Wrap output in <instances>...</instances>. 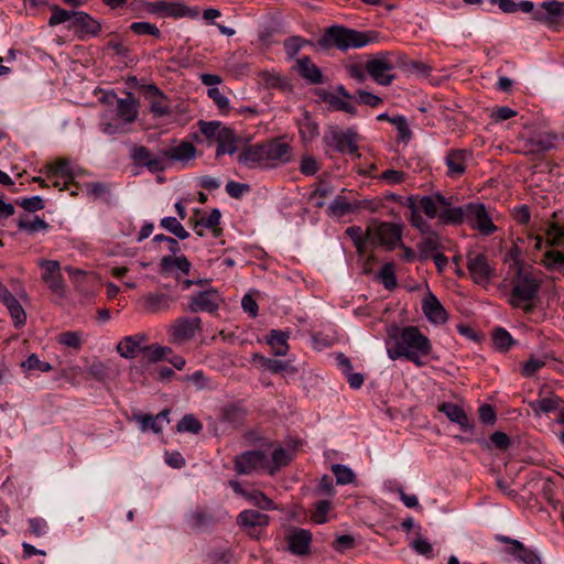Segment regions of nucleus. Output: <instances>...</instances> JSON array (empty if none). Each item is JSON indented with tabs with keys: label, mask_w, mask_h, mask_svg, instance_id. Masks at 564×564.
I'll list each match as a JSON object with an SVG mask.
<instances>
[{
	"label": "nucleus",
	"mask_w": 564,
	"mask_h": 564,
	"mask_svg": "<svg viewBox=\"0 0 564 564\" xmlns=\"http://www.w3.org/2000/svg\"><path fill=\"white\" fill-rule=\"evenodd\" d=\"M164 162H180L187 163L196 156V148L192 142L182 141L178 144H173L160 150Z\"/></svg>",
	"instance_id": "nucleus-23"
},
{
	"label": "nucleus",
	"mask_w": 564,
	"mask_h": 564,
	"mask_svg": "<svg viewBox=\"0 0 564 564\" xmlns=\"http://www.w3.org/2000/svg\"><path fill=\"white\" fill-rule=\"evenodd\" d=\"M199 317H180L171 326V336L174 343H185L195 337L200 329Z\"/></svg>",
	"instance_id": "nucleus-20"
},
{
	"label": "nucleus",
	"mask_w": 564,
	"mask_h": 564,
	"mask_svg": "<svg viewBox=\"0 0 564 564\" xmlns=\"http://www.w3.org/2000/svg\"><path fill=\"white\" fill-rule=\"evenodd\" d=\"M296 69L302 78L313 85L324 82L321 68L314 64L308 56H304L296 61Z\"/></svg>",
	"instance_id": "nucleus-29"
},
{
	"label": "nucleus",
	"mask_w": 564,
	"mask_h": 564,
	"mask_svg": "<svg viewBox=\"0 0 564 564\" xmlns=\"http://www.w3.org/2000/svg\"><path fill=\"white\" fill-rule=\"evenodd\" d=\"M468 204L458 207H451L447 203L438 214V218L446 225H460L467 221Z\"/></svg>",
	"instance_id": "nucleus-31"
},
{
	"label": "nucleus",
	"mask_w": 564,
	"mask_h": 564,
	"mask_svg": "<svg viewBox=\"0 0 564 564\" xmlns=\"http://www.w3.org/2000/svg\"><path fill=\"white\" fill-rule=\"evenodd\" d=\"M467 269L471 280L481 286H487L496 274L485 253L469 251L467 253Z\"/></svg>",
	"instance_id": "nucleus-9"
},
{
	"label": "nucleus",
	"mask_w": 564,
	"mask_h": 564,
	"mask_svg": "<svg viewBox=\"0 0 564 564\" xmlns=\"http://www.w3.org/2000/svg\"><path fill=\"white\" fill-rule=\"evenodd\" d=\"M390 52H380L366 62L367 74L379 85L389 86L395 78Z\"/></svg>",
	"instance_id": "nucleus-8"
},
{
	"label": "nucleus",
	"mask_w": 564,
	"mask_h": 564,
	"mask_svg": "<svg viewBox=\"0 0 564 564\" xmlns=\"http://www.w3.org/2000/svg\"><path fill=\"white\" fill-rule=\"evenodd\" d=\"M466 223L484 236H490L497 231V226L492 223L486 206L481 203H468Z\"/></svg>",
	"instance_id": "nucleus-12"
},
{
	"label": "nucleus",
	"mask_w": 564,
	"mask_h": 564,
	"mask_svg": "<svg viewBox=\"0 0 564 564\" xmlns=\"http://www.w3.org/2000/svg\"><path fill=\"white\" fill-rule=\"evenodd\" d=\"M288 339V333L272 329L267 336V344L272 348L275 356H285L289 351Z\"/></svg>",
	"instance_id": "nucleus-36"
},
{
	"label": "nucleus",
	"mask_w": 564,
	"mask_h": 564,
	"mask_svg": "<svg viewBox=\"0 0 564 564\" xmlns=\"http://www.w3.org/2000/svg\"><path fill=\"white\" fill-rule=\"evenodd\" d=\"M359 207H360L359 203L350 204L346 199V197L338 195L329 204V206L327 208V213L330 216L339 218L349 213L356 212Z\"/></svg>",
	"instance_id": "nucleus-37"
},
{
	"label": "nucleus",
	"mask_w": 564,
	"mask_h": 564,
	"mask_svg": "<svg viewBox=\"0 0 564 564\" xmlns=\"http://www.w3.org/2000/svg\"><path fill=\"white\" fill-rule=\"evenodd\" d=\"M176 429L181 433L189 432L193 434H197L203 430V424L193 414H186L177 423Z\"/></svg>",
	"instance_id": "nucleus-54"
},
{
	"label": "nucleus",
	"mask_w": 564,
	"mask_h": 564,
	"mask_svg": "<svg viewBox=\"0 0 564 564\" xmlns=\"http://www.w3.org/2000/svg\"><path fill=\"white\" fill-rule=\"evenodd\" d=\"M300 137L304 142H311L319 134L318 123L312 118V116L304 111L302 117L296 120Z\"/></svg>",
	"instance_id": "nucleus-32"
},
{
	"label": "nucleus",
	"mask_w": 564,
	"mask_h": 564,
	"mask_svg": "<svg viewBox=\"0 0 564 564\" xmlns=\"http://www.w3.org/2000/svg\"><path fill=\"white\" fill-rule=\"evenodd\" d=\"M129 156L133 165L145 167L151 173L163 172L167 167L161 154H153L151 150L144 145H131Z\"/></svg>",
	"instance_id": "nucleus-10"
},
{
	"label": "nucleus",
	"mask_w": 564,
	"mask_h": 564,
	"mask_svg": "<svg viewBox=\"0 0 564 564\" xmlns=\"http://www.w3.org/2000/svg\"><path fill=\"white\" fill-rule=\"evenodd\" d=\"M246 499L249 500L253 506L262 510H275L276 506L272 499L267 497L262 491L252 490L248 491Z\"/></svg>",
	"instance_id": "nucleus-47"
},
{
	"label": "nucleus",
	"mask_w": 564,
	"mask_h": 564,
	"mask_svg": "<svg viewBox=\"0 0 564 564\" xmlns=\"http://www.w3.org/2000/svg\"><path fill=\"white\" fill-rule=\"evenodd\" d=\"M512 275L509 279L510 291L507 294V303L512 308L523 310L530 313L534 310L535 300L541 289V280L531 267L514 263L511 268Z\"/></svg>",
	"instance_id": "nucleus-2"
},
{
	"label": "nucleus",
	"mask_w": 564,
	"mask_h": 564,
	"mask_svg": "<svg viewBox=\"0 0 564 564\" xmlns=\"http://www.w3.org/2000/svg\"><path fill=\"white\" fill-rule=\"evenodd\" d=\"M62 175L69 181L73 178L69 161L66 159H58L54 164L48 167V176Z\"/></svg>",
	"instance_id": "nucleus-62"
},
{
	"label": "nucleus",
	"mask_w": 564,
	"mask_h": 564,
	"mask_svg": "<svg viewBox=\"0 0 564 564\" xmlns=\"http://www.w3.org/2000/svg\"><path fill=\"white\" fill-rule=\"evenodd\" d=\"M545 236L546 245L552 247L561 246L564 242V228L556 223H552L546 228Z\"/></svg>",
	"instance_id": "nucleus-53"
},
{
	"label": "nucleus",
	"mask_w": 564,
	"mask_h": 564,
	"mask_svg": "<svg viewBox=\"0 0 564 564\" xmlns=\"http://www.w3.org/2000/svg\"><path fill=\"white\" fill-rule=\"evenodd\" d=\"M263 145L267 169L276 167L292 161V147L289 143L283 142L280 139H273L268 142H263Z\"/></svg>",
	"instance_id": "nucleus-14"
},
{
	"label": "nucleus",
	"mask_w": 564,
	"mask_h": 564,
	"mask_svg": "<svg viewBox=\"0 0 564 564\" xmlns=\"http://www.w3.org/2000/svg\"><path fill=\"white\" fill-rule=\"evenodd\" d=\"M541 263L549 271H564V253L558 250L549 249L544 252Z\"/></svg>",
	"instance_id": "nucleus-40"
},
{
	"label": "nucleus",
	"mask_w": 564,
	"mask_h": 564,
	"mask_svg": "<svg viewBox=\"0 0 564 564\" xmlns=\"http://www.w3.org/2000/svg\"><path fill=\"white\" fill-rule=\"evenodd\" d=\"M318 96L333 111H343L350 116L357 115V108L351 99L340 98L334 93L327 90H323Z\"/></svg>",
	"instance_id": "nucleus-28"
},
{
	"label": "nucleus",
	"mask_w": 564,
	"mask_h": 564,
	"mask_svg": "<svg viewBox=\"0 0 564 564\" xmlns=\"http://www.w3.org/2000/svg\"><path fill=\"white\" fill-rule=\"evenodd\" d=\"M135 421L140 424V429L144 432L152 430L154 433L162 431V425L156 416L151 414H140L134 416Z\"/></svg>",
	"instance_id": "nucleus-58"
},
{
	"label": "nucleus",
	"mask_w": 564,
	"mask_h": 564,
	"mask_svg": "<svg viewBox=\"0 0 564 564\" xmlns=\"http://www.w3.org/2000/svg\"><path fill=\"white\" fill-rule=\"evenodd\" d=\"M334 193L332 185L327 183H319L318 186L310 194V200L313 202L316 208L325 206V199Z\"/></svg>",
	"instance_id": "nucleus-45"
},
{
	"label": "nucleus",
	"mask_w": 564,
	"mask_h": 564,
	"mask_svg": "<svg viewBox=\"0 0 564 564\" xmlns=\"http://www.w3.org/2000/svg\"><path fill=\"white\" fill-rule=\"evenodd\" d=\"M406 206L410 208L411 210V217H410V221L412 224V226H414L415 228H417L420 231L422 232H425L427 231L429 229V225L423 219V217L420 215L419 213V209H417V204H416V200L413 196H410L408 198V204Z\"/></svg>",
	"instance_id": "nucleus-50"
},
{
	"label": "nucleus",
	"mask_w": 564,
	"mask_h": 564,
	"mask_svg": "<svg viewBox=\"0 0 564 564\" xmlns=\"http://www.w3.org/2000/svg\"><path fill=\"white\" fill-rule=\"evenodd\" d=\"M332 471L336 477V482L338 485H348L355 480V474L352 470L341 464H334L332 466Z\"/></svg>",
	"instance_id": "nucleus-55"
},
{
	"label": "nucleus",
	"mask_w": 564,
	"mask_h": 564,
	"mask_svg": "<svg viewBox=\"0 0 564 564\" xmlns=\"http://www.w3.org/2000/svg\"><path fill=\"white\" fill-rule=\"evenodd\" d=\"M447 205L446 198L436 194L434 196H422L417 209H421L429 218L433 219L440 214V208Z\"/></svg>",
	"instance_id": "nucleus-33"
},
{
	"label": "nucleus",
	"mask_w": 564,
	"mask_h": 564,
	"mask_svg": "<svg viewBox=\"0 0 564 564\" xmlns=\"http://www.w3.org/2000/svg\"><path fill=\"white\" fill-rule=\"evenodd\" d=\"M270 523V517L253 509L241 511L237 517V524L247 531L253 538L259 539V533L256 532L257 528H267Z\"/></svg>",
	"instance_id": "nucleus-19"
},
{
	"label": "nucleus",
	"mask_w": 564,
	"mask_h": 564,
	"mask_svg": "<svg viewBox=\"0 0 564 564\" xmlns=\"http://www.w3.org/2000/svg\"><path fill=\"white\" fill-rule=\"evenodd\" d=\"M37 264L43 270L42 280L47 284L48 289L58 297H64L65 283L59 262L56 260L39 259Z\"/></svg>",
	"instance_id": "nucleus-13"
},
{
	"label": "nucleus",
	"mask_w": 564,
	"mask_h": 564,
	"mask_svg": "<svg viewBox=\"0 0 564 564\" xmlns=\"http://www.w3.org/2000/svg\"><path fill=\"white\" fill-rule=\"evenodd\" d=\"M139 302L145 313L158 314L167 311L173 303V299L164 293L150 292L144 294Z\"/></svg>",
	"instance_id": "nucleus-25"
},
{
	"label": "nucleus",
	"mask_w": 564,
	"mask_h": 564,
	"mask_svg": "<svg viewBox=\"0 0 564 564\" xmlns=\"http://www.w3.org/2000/svg\"><path fill=\"white\" fill-rule=\"evenodd\" d=\"M145 340L147 335L143 333H139L133 336H126L117 345V351L121 357L126 359H132L137 356L141 344Z\"/></svg>",
	"instance_id": "nucleus-30"
},
{
	"label": "nucleus",
	"mask_w": 564,
	"mask_h": 564,
	"mask_svg": "<svg viewBox=\"0 0 564 564\" xmlns=\"http://www.w3.org/2000/svg\"><path fill=\"white\" fill-rule=\"evenodd\" d=\"M284 541L286 543V550L296 556H306L311 553V545L313 535L311 531L291 527L284 534Z\"/></svg>",
	"instance_id": "nucleus-11"
},
{
	"label": "nucleus",
	"mask_w": 564,
	"mask_h": 564,
	"mask_svg": "<svg viewBox=\"0 0 564 564\" xmlns=\"http://www.w3.org/2000/svg\"><path fill=\"white\" fill-rule=\"evenodd\" d=\"M438 411L444 413L451 422L459 425L460 430L468 432L473 430V424L462 406L452 402H443L438 405Z\"/></svg>",
	"instance_id": "nucleus-27"
},
{
	"label": "nucleus",
	"mask_w": 564,
	"mask_h": 564,
	"mask_svg": "<svg viewBox=\"0 0 564 564\" xmlns=\"http://www.w3.org/2000/svg\"><path fill=\"white\" fill-rule=\"evenodd\" d=\"M268 457L261 451H248L237 455L234 459V468L238 475H250L265 468Z\"/></svg>",
	"instance_id": "nucleus-15"
},
{
	"label": "nucleus",
	"mask_w": 564,
	"mask_h": 564,
	"mask_svg": "<svg viewBox=\"0 0 564 564\" xmlns=\"http://www.w3.org/2000/svg\"><path fill=\"white\" fill-rule=\"evenodd\" d=\"M237 137L230 128H223L217 139L216 156L234 154L238 150Z\"/></svg>",
	"instance_id": "nucleus-34"
},
{
	"label": "nucleus",
	"mask_w": 564,
	"mask_h": 564,
	"mask_svg": "<svg viewBox=\"0 0 564 564\" xmlns=\"http://www.w3.org/2000/svg\"><path fill=\"white\" fill-rule=\"evenodd\" d=\"M130 30L137 35H152L158 39L161 36L159 28L150 22H133Z\"/></svg>",
	"instance_id": "nucleus-56"
},
{
	"label": "nucleus",
	"mask_w": 564,
	"mask_h": 564,
	"mask_svg": "<svg viewBox=\"0 0 564 564\" xmlns=\"http://www.w3.org/2000/svg\"><path fill=\"white\" fill-rule=\"evenodd\" d=\"M561 399L556 395L549 397V398H542L540 400H536L534 402H531V408L534 412H542V413H550L552 411H555L561 403Z\"/></svg>",
	"instance_id": "nucleus-48"
},
{
	"label": "nucleus",
	"mask_w": 564,
	"mask_h": 564,
	"mask_svg": "<svg viewBox=\"0 0 564 564\" xmlns=\"http://www.w3.org/2000/svg\"><path fill=\"white\" fill-rule=\"evenodd\" d=\"M28 524H29L28 533L34 538H42L48 531L47 522L43 518H40V517L28 519Z\"/></svg>",
	"instance_id": "nucleus-57"
},
{
	"label": "nucleus",
	"mask_w": 564,
	"mask_h": 564,
	"mask_svg": "<svg viewBox=\"0 0 564 564\" xmlns=\"http://www.w3.org/2000/svg\"><path fill=\"white\" fill-rule=\"evenodd\" d=\"M160 226L181 240H184L189 236L188 231H186V229L183 227L180 220H177L175 217L162 218L160 221Z\"/></svg>",
	"instance_id": "nucleus-46"
},
{
	"label": "nucleus",
	"mask_w": 564,
	"mask_h": 564,
	"mask_svg": "<svg viewBox=\"0 0 564 564\" xmlns=\"http://www.w3.org/2000/svg\"><path fill=\"white\" fill-rule=\"evenodd\" d=\"M367 238L373 247L382 246L392 250L401 241L402 226L393 223L373 224L367 228Z\"/></svg>",
	"instance_id": "nucleus-7"
},
{
	"label": "nucleus",
	"mask_w": 564,
	"mask_h": 564,
	"mask_svg": "<svg viewBox=\"0 0 564 564\" xmlns=\"http://www.w3.org/2000/svg\"><path fill=\"white\" fill-rule=\"evenodd\" d=\"M221 218V213L218 208H214L210 214L205 217L202 216L199 219L191 218V224L193 225V229L197 230L199 227L209 228L213 230L214 235L217 237L220 232L219 223Z\"/></svg>",
	"instance_id": "nucleus-38"
},
{
	"label": "nucleus",
	"mask_w": 564,
	"mask_h": 564,
	"mask_svg": "<svg viewBox=\"0 0 564 564\" xmlns=\"http://www.w3.org/2000/svg\"><path fill=\"white\" fill-rule=\"evenodd\" d=\"M22 367L28 370H37L41 372H48L53 369L51 364L40 360L36 354H31L26 360L22 362Z\"/></svg>",
	"instance_id": "nucleus-64"
},
{
	"label": "nucleus",
	"mask_w": 564,
	"mask_h": 564,
	"mask_svg": "<svg viewBox=\"0 0 564 564\" xmlns=\"http://www.w3.org/2000/svg\"><path fill=\"white\" fill-rule=\"evenodd\" d=\"M379 39L380 34L373 30L358 31L343 25H332L325 29L317 44L326 50L336 47L339 51H348L377 43Z\"/></svg>",
	"instance_id": "nucleus-3"
},
{
	"label": "nucleus",
	"mask_w": 564,
	"mask_h": 564,
	"mask_svg": "<svg viewBox=\"0 0 564 564\" xmlns=\"http://www.w3.org/2000/svg\"><path fill=\"white\" fill-rule=\"evenodd\" d=\"M57 341L61 345L79 350L83 345V335L80 332H64L57 336Z\"/></svg>",
	"instance_id": "nucleus-51"
},
{
	"label": "nucleus",
	"mask_w": 564,
	"mask_h": 564,
	"mask_svg": "<svg viewBox=\"0 0 564 564\" xmlns=\"http://www.w3.org/2000/svg\"><path fill=\"white\" fill-rule=\"evenodd\" d=\"M254 359L260 360L262 367L271 373H281L289 370L295 372V369L286 360L270 359L259 355H256Z\"/></svg>",
	"instance_id": "nucleus-41"
},
{
	"label": "nucleus",
	"mask_w": 564,
	"mask_h": 564,
	"mask_svg": "<svg viewBox=\"0 0 564 564\" xmlns=\"http://www.w3.org/2000/svg\"><path fill=\"white\" fill-rule=\"evenodd\" d=\"M18 227L20 230L26 231L28 234H35L42 230H46L48 228V224L39 216H35L32 219L25 216L20 217Z\"/></svg>",
	"instance_id": "nucleus-42"
},
{
	"label": "nucleus",
	"mask_w": 564,
	"mask_h": 564,
	"mask_svg": "<svg viewBox=\"0 0 564 564\" xmlns=\"http://www.w3.org/2000/svg\"><path fill=\"white\" fill-rule=\"evenodd\" d=\"M149 102H150V111L155 117H164V116L170 115L171 109H170L167 99L164 96V94L151 98L149 100Z\"/></svg>",
	"instance_id": "nucleus-52"
},
{
	"label": "nucleus",
	"mask_w": 564,
	"mask_h": 564,
	"mask_svg": "<svg viewBox=\"0 0 564 564\" xmlns=\"http://www.w3.org/2000/svg\"><path fill=\"white\" fill-rule=\"evenodd\" d=\"M378 278L387 290L391 291L397 288L395 267L392 262H387L381 267Z\"/></svg>",
	"instance_id": "nucleus-43"
},
{
	"label": "nucleus",
	"mask_w": 564,
	"mask_h": 564,
	"mask_svg": "<svg viewBox=\"0 0 564 564\" xmlns=\"http://www.w3.org/2000/svg\"><path fill=\"white\" fill-rule=\"evenodd\" d=\"M422 311L432 324H444L447 321V313L438 299L429 292L422 301Z\"/></svg>",
	"instance_id": "nucleus-26"
},
{
	"label": "nucleus",
	"mask_w": 564,
	"mask_h": 564,
	"mask_svg": "<svg viewBox=\"0 0 564 564\" xmlns=\"http://www.w3.org/2000/svg\"><path fill=\"white\" fill-rule=\"evenodd\" d=\"M310 44L311 41L301 36H290L283 42V46L289 58H294L302 47Z\"/></svg>",
	"instance_id": "nucleus-49"
},
{
	"label": "nucleus",
	"mask_w": 564,
	"mask_h": 564,
	"mask_svg": "<svg viewBox=\"0 0 564 564\" xmlns=\"http://www.w3.org/2000/svg\"><path fill=\"white\" fill-rule=\"evenodd\" d=\"M126 95V98L117 99L115 110L101 113L99 129L102 133L108 135L127 133L128 126L138 119L139 101L132 93L127 91Z\"/></svg>",
	"instance_id": "nucleus-4"
},
{
	"label": "nucleus",
	"mask_w": 564,
	"mask_h": 564,
	"mask_svg": "<svg viewBox=\"0 0 564 564\" xmlns=\"http://www.w3.org/2000/svg\"><path fill=\"white\" fill-rule=\"evenodd\" d=\"M357 140L358 133L354 128L343 131L336 126L328 127L323 137V142L327 148L351 155L358 154Z\"/></svg>",
	"instance_id": "nucleus-6"
},
{
	"label": "nucleus",
	"mask_w": 564,
	"mask_h": 564,
	"mask_svg": "<svg viewBox=\"0 0 564 564\" xmlns=\"http://www.w3.org/2000/svg\"><path fill=\"white\" fill-rule=\"evenodd\" d=\"M9 311L11 318L13 319L14 326L20 327L26 322V314L22 305L15 299V296L9 292L2 301H0Z\"/></svg>",
	"instance_id": "nucleus-35"
},
{
	"label": "nucleus",
	"mask_w": 564,
	"mask_h": 564,
	"mask_svg": "<svg viewBox=\"0 0 564 564\" xmlns=\"http://www.w3.org/2000/svg\"><path fill=\"white\" fill-rule=\"evenodd\" d=\"M161 267L163 272L170 271L172 268H177L184 274H188L191 270V262L186 259V257H164L161 260Z\"/></svg>",
	"instance_id": "nucleus-44"
},
{
	"label": "nucleus",
	"mask_w": 564,
	"mask_h": 564,
	"mask_svg": "<svg viewBox=\"0 0 564 564\" xmlns=\"http://www.w3.org/2000/svg\"><path fill=\"white\" fill-rule=\"evenodd\" d=\"M238 162L248 169H267L263 142L243 148Z\"/></svg>",
	"instance_id": "nucleus-24"
},
{
	"label": "nucleus",
	"mask_w": 564,
	"mask_h": 564,
	"mask_svg": "<svg viewBox=\"0 0 564 564\" xmlns=\"http://www.w3.org/2000/svg\"><path fill=\"white\" fill-rule=\"evenodd\" d=\"M212 520V516L204 509H196L187 516L188 524L194 529H199L208 524Z\"/></svg>",
	"instance_id": "nucleus-61"
},
{
	"label": "nucleus",
	"mask_w": 564,
	"mask_h": 564,
	"mask_svg": "<svg viewBox=\"0 0 564 564\" xmlns=\"http://www.w3.org/2000/svg\"><path fill=\"white\" fill-rule=\"evenodd\" d=\"M51 10H52V15L48 19L50 26H55V25H58V24L67 22V21H70V22L73 21V13L75 11L64 10L56 4L52 6Z\"/></svg>",
	"instance_id": "nucleus-60"
},
{
	"label": "nucleus",
	"mask_w": 564,
	"mask_h": 564,
	"mask_svg": "<svg viewBox=\"0 0 564 564\" xmlns=\"http://www.w3.org/2000/svg\"><path fill=\"white\" fill-rule=\"evenodd\" d=\"M473 152L466 149H451L445 155V164L447 166V175L451 178L460 177L473 161Z\"/></svg>",
	"instance_id": "nucleus-17"
},
{
	"label": "nucleus",
	"mask_w": 564,
	"mask_h": 564,
	"mask_svg": "<svg viewBox=\"0 0 564 564\" xmlns=\"http://www.w3.org/2000/svg\"><path fill=\"white\" fill-rule=\"evenodd\" d=\"M441 248L442 245L440 241V236L436 232L431 231L419 243L420 258L427 260Z\"/></svg>",
	"instance_id": "nucleus-39"
},
{
	"label": "nucleus",
	"mask_w": 564,
	"mask_h": 564,
	"mask_svg": "<svg viewBox=\"0 0 564 564\" xmlns=\"http://www.w3.org/2000/svg\"><path fill=\"white\" fill-rule=\"evenodd\" d=\"M72 28L76 30L80 40L97 36L101 31L100 22L84 11L73 13Z\"/></svg>",
	"instance_id": "nucleus-22"
},
{
	"label": "nucleus",
	"mask_w": 564,
	"mask_h": 564,
	"mask_svg": "<svg viewBox=\"0 0 564 564\" xmlns=\"http://www.w3.org/2000/svg\"><path fill=\"white\" fill-rule=\"evenodd\" d=\"M391 123L395 126L398 130L399 140L408 143L412 138V131L409 127L406 118L404 116H395L392 118Z\"/></svg>",
	"instance_id": "nucleus-59"
},
{
	"label": "nucleus",
	"mask_w": 564,
	"mask_h": 564,
	"mask_svg": "<svg viewBox=\"0 0 564 564\" xmlns=\"http://www.w3.org/2000/svg\"><path fill=\"white\" fill-rule=\"evenodd\" d=\"M497 540L501 543L508 544L505 552L513 556L517 561L523 564H542V560L538 553L534 550L527 547L519 540L506 535H498Z\"/></svg>",
	"instance_id": "nucleus-16"
},
{
	"label": "nucleus",
	"mask_w": 564,
	"mask_h": 564,
	"mask_svg": "<svg viewBox=\"0 0 564 564\" xmlns=\"http://www.w3.org/2000/svg\"><path fill=\"white\" fill-rule=\"evenodd\" d=\"M387 355L391 360L404 358L416 367L426 365L425 358L432 352V343L417 326H392L388 330Z\"/></svg>",
	"instance_id": "nucleus-1"
},
{
	"label": "nucleus",
	"mask_w": 564,
	"mask_h": 564,
	"mask_svg": "<svg viewBox=\"0 0 564 564\" xmlns=\"http://www.w3.org/2000/svg\"><path fill=\"white\" fill-rule=\"evenodd\" d=\"M563 17L564 2L557 0L544 1L533 11V20L549 26L557 23Z\"/></svg>",
	"instance_id": "nucleus-21"
},
{
	"label": "nucleus",
	"mask_w": 564,
	"mask_h": 564,
	"mask_svg": "<svg viewBox=\"0 0 564 564\" xmlns=\"http://www.w3.org/2000/svg\"><path fill=\"white\" fill-rule=\"evenodd\" d=\"M221 303V297L215 289L200 291L191 296L188 311L192 313H215Z\"/></svg>",
	"instance_id": "nucleus-18"
},
{
	"label": "nucleus",
	"mask_w": 564,
	"mask_h": 564,
	"mask_svg": "<svg viewBox=\"0 0 564 564\" xmlns=\"http://www.w3.org/2000/svg\"><path fill=\"white\" fill-rule=\"evenodd\" d=\"M88 373L89 376L97 380V381H100V382H104L108 379L109 377V368L108 366L100 361V360H95L89 367H88Z\"/></svg>",
	"instance_id": "nucleus-63"
},
{
	"label": "nucleus",
	"mask_w": 564,
	"mask_h": 564,
	"mask_svg": "<svg viewBox=\"0 0 564 564\" xmlns=\"http://www.w3.org/2000/svg\"><path fill=\"white\" fill-rule=\"evenodd\" d=\"M135 9L160 18L178 19L188 17L195 19L199 15V9L197 7H188L181 0H135Z\"/></svg>",
	"instance_id": "nucleus-5"
}]
</instances>
